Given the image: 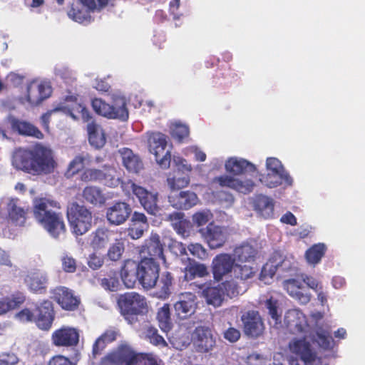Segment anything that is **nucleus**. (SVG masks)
Returning a JSON list of instances; mask_svg holds the SVG:
<instances>
[{"instance_id": "30", "label": "nucleus", "mask_w": 365, "mask_h": 365, "mask_svg": "<svg viewBox=\"0 0 365 365\" xmlns=\"http://www.w3.org/2000/svg\"><path fill=\"white\" fill-rule=\"evenodd\" d=\"M169 202L175 209L188 210L195 205L198 198L197 195L191 191H181L178 194L168 197Z\"/></svg>"}, {"instance_id": "13", "label": "nucleus", "mask_w": 365, "mask_h": 365, "mask_svg": "<svg viewBox=\"0 0 365 365\" xmlns=\"http://www.w3.org/2000/svg\"><path fill=\"white\" fill-rule=\"evenodd\" d=\"M141 259H152L157 262L159 259L165 260L163 255V245L160 237L157 233H151L150 236L144 241L139 250Z\"/></svg>"}, {"instance_id": "27", "label": "nucleus", "mask_w": 365, "mask_h": 365, "mask_svg": "<svg viewBox=\"0 0 365 365\" xmlns=\"http://www.w3.org/2000/svg\"><path fill=\"white\" fill-rule=\"evenodd\" d=\"M149 223L147 217L143 212L135 211L130 219L128 228V235L133 240H138L143 237L148 230Z\"/></svg>"}, {"instance_id": "44", "label": "nucleus", "mask_w": 365, "mask_h": 365, "mask_svg": "<svg viewBox=\"0 0 365 365\" xmlns=\"http://www.w3.org/2000/svg\"><path fill=\"white\" fill-rule=\"evenodd\" d=\"M326 251L327 247L324 244H314L306 251L305 258L309 264L315 265L319 263Z\"/></svg>"}, {"instance_id": "40", "label": "nucleus", "mask_w": 365, "mask_h": 365, "mask_svg": "<svg viewBox=\"0 0 365 365\" xmlns=\"http://www.w3.org/2000/svg\"><path fill=\"white\" fill-rule=\"evenodd\" d=\"M158 284L157 285V296L160 299H167L171 294V287L173 285V277L169 272H165L159 277Z\"/></svg>"}, {"instance_id": "62", "label": "nucleus", "mask_w": 365, "mask_h": 365, "mask_svg": "<svg viewBox=\"0 0 365 365\" xmlns=\"http://www.w3.org/2000/svg\"><path fill=\"white\" fill-rule=\"evenodd\" d=\"M186 269L193 277L197 276L200 277H203L207 276L209 274L207 267L204 264L200 263H195L191 264L187 267Z\"/></svg>"}, {"instance_id": "20", "label": "nucleus", "mask_w": 365, "mask_h": 365, "mask_svg": "<svg viewBox=\"0 0 365 365\" xmlns=\"http://www.w3.org/2000/svg\"><path fill=\"white\" fill-rule=\"evenodd\" d=\"M8 121L11 130L14 133L38 140H41L44 137L43 133L36 126L29 121L19 119L14 116H9Z\"/></svg>"}, {"instance_id": "1", "label": "nucleus", "mask_w": 365, "mask_h": 365, "mask_svg": "<svg viewBox=\"0 0 365 365\" xmlns=\"http://www.w3.org/2000/svg\"><path fill=\"white\" fill-rule=\"evenodd\" d=\"M11 164L16 170L34 176L51 174L58 166L52 150L40 144L32 148H16Z\"/></svg>"}, {"instance_id": "4", "label": "nucleus", "mask_w": 365, "mask_h": 365, "mask_svg": "<svg viewBox=\"0 0 365 365\" xmlns=\"http://www.w3.org/2000/svg\"><path fill=\"white\" fill-rule=\"evenodd\" d=\"M117 303L120 314L130 324L138 321V317L148 312L145 296L136 292H128L119 295Z\"/></svg>"}, {"instance_id": "35", "label": "nucleus", "mask_w": 365, "mask_h": 365, "mask_svg": "<svg viewBox=\"0 0 365 365\" xmlns=\"http://www.w3.org/2000/svg\"><path fill=\"white\" fill-rule=\"evenodd\" d=\"M82 196L86 202L93 205H103L106 201V197L102 190L93 185L85 187L82 192Z\"/></svg>"}, {"instance_id": "46", "label": "nucleus", "mask_w": 365, "mask_h": 365, "mask_svg": "<svg viewBox=\"0 0 365 365\" xmlns=\"http://www.w3.org/2000/svg\"><path fill=\"white\" fill-rule=\"evenodd\" d=\"M116 170L113 167L103 165L102 169L101 181L108 187H115L120 183V180L116 177Z\"/></svg>"}, {"instance_id": "25", "label": "nucleus", "mask_w": 365, "mask_h": 365, "mask_svg": "<svg viewBox=\"0 0 365 365\" xmlns=\"http://www.w3.org/2000/svg\"><path fill=\"white\" fill-rule=\"evenodd\" d=\"M196 308V296L192 292L182 293L179 300L174 304L176 315L180 319H186L194 314Z\"/></svg>"}, {"instance_id": "61", "label": "nucleus", "mask_w": 365, "mask_h": 365, "mask_svg": "<svg viewBox=\"0 0 365 365\" xmlns=\"http://www.w3.org/2000/svg\"><path fill=\"white\" fill-rule=\"evenodd\" d=\"M277 304V300L273 299V297H270L265 301V307L267 309L269 314L276 322L281 319V314L278 313Z\"/></svg>"}, {"instance_id": "34", "label": "nucleus", "mask_w": 365, "mask_h": 365, "mask_svg": "<svg viewBox=\"0 0 365 365\" xmlns=\"http://www.w3.org/2000/svg\"><path fill=\"white\" fill-rule=\"evenodd\" d=\"M26 297L21 292H16L11 296L0 299V316L6 314L10 310L19 307L24 302Z\"/></svg>"}, {"instance_id": "14", "label": "nucleus", "mask_w": 365, "mask_h": 365, "mask_svg": "<svg viewBox=\"0 0 365 365\" xmlns=\"http://www.w3.org/2000/svg\"><path fill=\"white\" fill-rule=\"evenodd\" d=\"M79 336L77 329L63 326L52 333L51 341L56 346L72 347L78 344Z\"/></svg>"}, {"instance_id": "52", "label": "nucleus", "mask_w": 365, "mask_h": 365, "mask_svg": "<svg viewBox=\"0 0 365 365\" xmlns=\"http://www.w3.org/2000/svg\"><path fill=\"white\" fill-rule=\"evenodd\" d=\"M124 250V243L120 240H118L108 248L107 256L110 260L117 262L121 259Z\"/></svg>"}, {"instance_id": "58", "label": "nucleus", "mask_w": 365, "mask_h": 365, "mask_svg": "<svg viewBox=\"0 0 365 365\" xmlns=\"http://www.w3.org/2000/svg\"><path fill=\"white\" fill-rule=\"evenodd\" d=\"M183 217L184 215L182 213L177 212L170 214L168 216V219L173 222L174 229L176 230L179 234H184L185 232V222L182 220Z\"/></svg>"}, {"instance_id": "36", "label": "nucleus", "mask_w": 365, "mask_h": 365, "mask_svg": "<svg viewBox=\"0 0 365 365\" xmlns=\"http://www.w3.org/2000/svg\"><path fill=\"white\" fill-rule=\"evenodd\" d=\"M88 141L96 148H101L106 144V139L102 129L94 122L91 121L87 125Z\"/></svg>"}, {"instance_id": "55", "label": "nucleus", "mask_w": 365, "mask_h": 365, "mask_svg": "<svg viewBox=\"0 0 365 365\" xmlns=\"http://www.w3.org/2000/svg\"><path fill=\"white\" fill-rule=\"evenodd\" d=\"M84 160L85 158L81 155L76 156L68 164L65 175L67 178H71L77 174L83 168Z\"/></svg>"}, {"instance_id": "29", "label": "nucleus", "mask_w": 365, "mask_h": 365, "mask_svg": "<svg viewBox=\"0 0 365 365\" xmlns=\"http://www.w3.org/2000/svg\"><path fill=\"white\" fill-rule=\"evenodd\" d=\"M120 274L124 285L127 288L135 287L136 282H139L138 263L133 259L125 260L120 269Z\"/></svg>"}, {"instance_id": "5", "label": "nucleus", "mask_w": 365, "mask_h": 365, "mask_svg": "<svg viewBox=\"0 0 365 365\" xmlns=\"http://www.w3.org/2000/svg\"><path fill=\"white\" fill-rule=\"evenodd\" d=\"M66 216L71 232L76 236L86 234L92 227V212L77 202H73L68 205Z\"/></svg>"}, {"instance_id": "17", "label": "nucleus", "mask_w": 365, "mask_h": 365, "mask_svg": "<svg viewBox=\"0 0 365 365\" xmlns=\"http://www.w3.org/2000/svg\"><path fill=\"white\" fill-rule=\"evenodd\" d=\"M210 249L222 247L227 241V234L222 227L209 223L205 228L199 230Z\"/></svg>"}, {"instance_id": "60", "label": "nucleus", "mask_w": 365, "mask_h": 365, "mask_svg": "<svg viewBox=\"0 0 365 365\" xmlns=\"http://www.w3.org/2000/svg\"><path fill=\"white\" fill-rule=\"evenodd\" d=\"M104 264V257L100 253L93 252L88 255L87 264L93 270L100 269Z\"/></svg>"}, {"instance_id": "41", "label": "nucleus", "mask_w": 365, "mask_h": 365, "mask_svg": "<svg viewBox=\"0 0 365 365\" xmlns=\"http://www.w3.org/2000/svg\"><path fill=\"white\" fill-rule=\"evenodd\" d=\"M257 250L248 243L242 244L234 250V257L240 262H250L255 260Z\"/></svg>"}, {"instance_id": "26", "label": "nucleus", "mask_w": 365, "mask_h": 365, "mask_svg": "<svg viewBox=\"0 0 365 365\" xmlns=\"http://www.w3.org/2000/svg\"><path fill=\"white\" fill-rule=\"evenodd\" d=\"M38 315L36 323L38 327L42 330H48L52 326L55 318L53 305L49 300H44L37 307Z\"/></svg>"}, {"instance_id": "56", "label": "nucleus", "mask_w": 365, "mask_h": 365, "mask_svg": "<svg viewBox=\"0 0 365 365\" xmlns=\"http://www.w3.org/2000/svg\"><path fill=\"white\" fill-rule=\"evenodd\" d=\"M89 10H82L79 9H75L73 6L68 12V16L78 23H83L85 21H89L91 19V15Z\"/></svg>"}, {"instance_id": "32", "label": "nucleus", "mask_w": 365, "mask_h": 365, "mask_svg": "<svg viewBox=\"0 0 365 365\" xmlns=\"http://www.w3.org/2000/svg\"><path fill=\"white\" fill-rule=\"evenodd\" d=\"M123 165L129 171L134 173H139L143 168V163L140 157L128 148H123L119 150Z\"/></svg>"}, {"instance_id": "43", "label": "nucleus", "mask_w": 365, "mask_h": 365, "mask_svg": "<svg viewBox=\"0 0 365 365\" xmlns=\"http://www.w3.org/2000/svg\"><path fill=\"white\" fill-rule=\"evenodd\" d=\"M158 326L164 332H168L173 327L170 305L165 304L157 312Z\"/></svg>"}, {"instance_id": "31", "label": "nucleus", "mask_w": 365, "mask_h": 365, "mask_svg": "<svg viewBox=\"0 0 365 365\" xmlns=\"http://www.w3.org/2000/svg\"><path fill=\"white\" fill-rule=\"evenodd\" d=\"M28 210V209H24L18 205L17 200L11 199L7 205L9 223L15 226H24Z\"/></svg>"}, {"instance_id": "48", "label": "nucleus", "mask_w": 365, "mask_h": 365, "mask_svg": "<svg viewBox=\"0 0 365 365\" xmlns=\"http://www.w3.org/2000/svg\"><path fill=\"white\" fill-rule=\"evenodd\" d=\"M145 336L150 344L156 346L165 347L168 343L164 338L158 334V330L153 326H148L145 329Z\"/></svg>"}, {"instance_id": "49", "label": "nucleus", "mask_w": 365, "mask_h": 365, "mask_svg": "<svg viewBox=\"0 0 365 365\" xmlns=\"http://www.w3.org/2000/svg\"><path fill=\"white\" fill-rule=\"evenodd\" d=\"M115 0H79L81 4L93 13L100 12L108 5L113 6Z\"/></svg>"}, {"instance_id": "9", "label": "nucleus", "mask_w": 365, "mask_h": 365, "mask_svg": "<svg viewBox=\"0 0 365 365\" xmlns=\"http://www.w3.org/2000/svg\"><path fill=\"white\" fill-rule=\"evenodd\" d=\"M91 106L93 110L100 115L123 121L128 119L129 113L123 98L120 99V103L118 106L110 105L101 98H94Z\"/></svg>"}, {"instance_id": "12", "label": "nucleus", "mask_w": 365, "mask_h": 365, "mask_svg": "<svg viewBox=\"0 0 365 365\" xmlns=\"http://www.w3.org/2000/svg\"><path fill=\"white\" fill-rule=\"evenodd\" d=\"M236 259L228 253H220L212 261L211 271L215 282H220L234 269Z\"/></svg>"}, {"instance_id": "50", "label": "nucleus", "mask_w": 365, "mask_h": 365, "mask_svg": "<svg viewBox=\"0 0 365 365\" xmlns=\"http://www.w3.org/2000/svg\"><path fill=\"white\" fill-rule=\"evenodd\" d=\"M101 286L106 290L115 292L119 287V280L117 272L111 270L107 277L101 279Z\"/></svg>"}, {"instance_id": "7", "label": "nucleus", "mask_w": 365, "mask_h": 365, "mask_svg": "<svg viewBox=\"0 0 365 365\" xmlns=\"http://www.w3.org/2000/svg\"><path fill=\"white\" fill-rule=\"evenodd\" d=\"M148 141L149 150L155 155L156 162L162 168H168L170 165L171 154L169 150H165L166 136L161 133H153L149 136Z\"/></svg>"}, {"instance_id": "3", "label": "nucleus", "mask_w": 365, "mask_h": 365, "mask_svg": "<svg viewBox=\"0 0 365 365\" xmlns=\"http://www.w3.org/2000/svg\"><path fill=\"white\" fill-rule=\"evenodd\" d=\"M99 365H163V361L151 353H135L122 344L103 357Z\"/></svg>"}, {"instance_id": "2", "label": "nucleus", "mask_w": 365, "mask_h": 365, "mask_svg": "<svg viewBox=\"0 0 365 365\" xmlns=\"http://www.w3.org/2000/svg\"><path fill=\"white\" fill-rule=\"evenodd\" d=\"M61 204L46 198L36 200L34 217L37 222L53 238L58 239L66 232V226L61 212Z\"/></svg>"}, {"instance_id": "23", "label": "nucleus", "mask_w": 365, "mask_h": 365, "mask_svg": "<svg viewBox=\"0 0 365 365\" xmlns=\"http://www.w3.org/2000/svg\"><path fill=\"white\" fill-rule=\"evenodd\" d=\"M132 209L125 202H117L106 209V219L109 224L120 225L123 224L131 214Z\"/></svg>"}, {"instance_id": "33", "label": "nucleus", "mask_w": 365, "mask_h": 365, "mask_svg": "<svg viewBox=\"0 0 365 365\" xmlns=\"http://www.w3.org/2000/svg\"><path fill=\"white\" fill-rule=\"evenodd\" d=\"M260 181L269 188L277 187L282 183L292 185L293 182V180L288 173L280 172H267L265 175L262 176Z\"/></svg>"}, {"instance_id": "57", "label": "nucleus", "mask_w": 365, "mask_h": 365, "mask_svg": "<svg viewBox=\"0 0 365 365\" xmlns=\"http://www.w3.org/2000/svg\"><path fill=\"white\" fill-rule=\"evenodd\" d=\"M102 170L95 168L86 169L81 175V180L83 182L101 181Z\"/></svg>"}, {"instance_id": "51", "label": "nucleus", "mask_w": 365, "mask_h": 365, "mask_svg": "<svg viewBox=\"0 0 365 365\" xmlns=\"http://www.w3.org/2000/svg\"><path fill=\"white\" fill-rule=\"evenodd\" d=\"M41 91L38 88L37 83L32 82L27 86L26 100L32 106H37L42 102Z\"/></svg>"}, {"instance_id": "11", "label": "nucleus", "mask_w": 365, "mask_h": 365, "mask_svg": "<svg viewBox=\"0 0 365 365\" xmlns=\"http://www.w3.org/2000/svg\"><path fill=\"white\" fill-rule=\"evenodd\" d=\"M51 298L62 309L66 311L77 310L81 304V298L75 295L74 292L68 287L58 286L51 290Z\"/></svg>"}, {"instance_id": "42", "label": "nucleus", "mask_w": 365, "mask_h": 365, "mask_svg": "<svg viewBox=\"0 0 365 365\" xmlns=\"http://www.w3.org/2000/svg\"><path fill=\"white\" fill-rule=\"evenodd\" d=\"M203 295L208 304L220 307L224 300V294L219 284L216 287H208L203 290Z\"/></svg>"}, {"instance_id": "8", "label": "nucleus", "mask_w": 365, "mask_h": 365, "mask_svg": "<svg viewBox=\"0 0 365 365\" xmlns=\"http://www.w3.org/2000/svg\"><path fill=\"white\" fill-rule=\"evenodd\" d=\"M174 163L177 169L168 174L167 182L171 190H178L189 185V173L192 171V166L181 157L175 158Z\"/></svg>"}, {"instance_id": "10", "label": "nucleus", "mask_w": 365, "mask_h": 365, "mask_svg": "<svg viewBox=\"0 0 365 365\" xmlns=\"http://www.w3.org/2000/svg\"><path fill=\"white\" fill-rule=\"evenodd\" d=\"M139 284L145 289L157 285L160 274V265L152 259H141L138 262Z\"/></svg>"}, {"instance_id": "28", "label": "nucleus", "mask_w": 365, "mask_h": 365, "mask_svg": "<svg viewBox=\"0 0 365 365\" xmlns=\"http://www.w3.org/2000/svg\"><path fill=\"white\" fill-rule=\"evenodd\" d=\"M225 168L228 173L236 175H241L246 173H255L257 168L255 165L243 158L231 157L227 159L225 164Z\"/></svg>"}, {"instance_id": "21", "label": "nucleus", "mask_w": 365, "mask_h": 365, "mask_svg": "<svg viewBox=\"0 0 365 365\" xmlns=\"http://www.w3.org/2000/svg\"><path fill=\"white\" fill-rule=\"evenodd\" d=\"M284 322L289 332L294 334L304 333L309 327L306 316L299 309L287 312Z\"/></svg>"}, {"instance_id": "64", "label": "nucleus", "mask_w": 365, "mask_h": 365, "mask_svg": "<svg viewBox=\"0 0 365 365\" xmlns=\"http://www.w3.org/2000/svg\"><path fill=\"white\" fill-rule=\"evenodd\" d=\"M302 282L314 292L319 290L323 287L322 282L312 275H303Z\"/></svg>"}, {"instance_id": "54", "label": "nucleus", "mask_w": 365, "mask_h": 365, "mask_svg": "<svg viewBox=\"0 0 365 365\" xmlns=\"http://www.w3.org/2000/svg\"><path fill=\"white\" fill-rule=\"evenodd\" d=\"M71 115L74 119L81 118L84 122H88L92 118L89 110L81 103H76L72 107Z\"/></svg>"}, {"instance_id": "47", "label": "nucleus", "mask_w": 365, "mask_h": 365, "mask_svg": "<svg viewBox=\"0 0 365 365\" xmlns=\"http://www.w3.org/2000/svg\"><path fill=\"white\" fill-rule=\"evenodd\" d=\"M223 292L224 296L232 299L237 297L240 293V287L234 279H226L219 284Z\"/></svg>"}, {"instance_id": "39", "label": "nucleus", "mask_w": 365, "mask_h": 365, "mask_svg": "<svg viewBox=\"0 0 365 365\" xmlns=\"http://www.w3.org/2000/svg\"><path fill=\"white\" fill-rule=\"evenodd\" d=\"M175 247L178 249L180 255H187V250L195 257L205 259L207 257L205 248L200 243H190L186 247L182 242H177Z\"/></svg>"}, {"instance_id": "45", "label": "nucleus", "mask_w": 365, "mask_h": 365, "mask_svg": "<svg viewBox=\"0 0 365 365\" xmlns=\"http://www.w3.org/2000/svg\"><path fill=\"white\" fill-rule=\"evenodd\" d=\"M235 279L245 282L254 277L256 274V269L249 264H241L235 262L233 269Z\"/></svg>"}, {"instance_id": "16", "label": "nucleus", "mask_w": 365, "mask_h": 365, "mask_svg": "<svg viewBox=\"0 0 365 365\" xmlns=\"http://www.w3.org/2000/svg\"><path fill=\"white\" fill-rule=\"evenodd\" d=\"M292 353L297 356L304 365H314L319 361L316 351L305 338L294 340L289 345Z\"/></svg>"}, {"instance_id": "37", "label": "nucleus", "mask_w": 365, "mask_h": 365, "mask_svg": "<svg viewBox=\"0 0 365 365\" xmlns=\"http://www.w3.org/2000/svg\"><path fill=\"white\" fill-rule=\"evenodd\" d=\"M90 245L94 250H101L110 242V231L106 227H98L91 234Z\"/></svg>"}, {"instance_id": "18", "label": "nucleus", "mask_w": 365, "mask_h": 365, "mask_svg": "<svg viewBox=\"0 0 365 365\" xmlns=\"http://www.w3.org/2000/svg\"><path fill=\"white\" fill-rule=\"evenodd\" d=\"M213 182L217 183L220 187H229L243 194L251 192L255 185V182L250 179L242 180L227 175L215 177L213 179Z\"/></svg>"}, {"instance_id": "19", "label": "nucleus", "mask_w": 365, "mask_h": 365, "mask_svg": "<svg viewBox=\"0 0 365 365\" xmlns=\"http://www.w3.org/2000/svg\"><path fill=\"white\" fill-rule=\"evenodd\" d=\"M192 339L194 345L200 352H207L215 345V339L208 327L200 326L195 328Z\"/></svg>"}, {"instance_id": "24", "label": "nucleus", "mask_w": 365, "mask_h": 365, "mask_svg": "<svg viewBox=\"0 0 365 365\" xmlns=\"http://www.w3.org/2000/svg\"><path fill=\"white\" fill-rule=\"evenodd\" d=\"M48 282L46 273L39 269L29 272L24 279V282L29 291L36 294L46 293Z\"/></svg>"}, {"instance_id": "38", "label": "nucleus", "mask_w": 365, "mask_h": 365, "mask_svg": "<svg viewBox=\"0 0 365 365\" xmlns=\"http://www.w3.org/2000/svg\"><path fill=\"white\" fill-rule=\"evenodd\" d=\"M254 208L262 217L269 218L273 215L274 204L271 198L264 195H258L254 200Z\"/></svg>"}, {"instance_id": "53", "label": "nucleus", "mask_w": 365, "mask_h": 365, "mask_svg": "<svg viewBox=\"0 0 365 365\" xmlns=\"http://www.w3.org/2000/svg\"><path fill=\"white\" fill-rule=\"evenodd\" d=\"M312 339L324 349H329L331 348L332 338L330 333L327 331L323 329L317 331L316 334L312 336Z\"/></svg>"}, {"instance_id": "59", "label": "nucleus", "mask_w": 365, "mask_h": 365, "mask_svg": "<svg viewBox=\"0 0 365 365\" xmlns=\"http://www.w3.org/2000/svg\"><path fill=\"white\" fill-rule=\"evenodd\" d=\"M171 135L173 138L182 141L189 135V128L185 125L176 123L172 128Z\"/></svg>"}, {"instance_id": "22", "label": "nucleus", "mask_w": 365, "mask_h": 365, "mask_svg": "<svg viewBox=\"0 0 365 365\" xmlns=\"http://www.w3.org/2000/svg\"><path fill=\"white\" fill-rule=\"evenodd\" d=\"M282 285L287 294L299 304H307L311 301L312 294L305 290L302 281L288 279L283 282Z\"/></svg>"}, {"instance_id": "15", "label": "nucleus", "mask_w": 365, "mask_h": 365, "mask_svg": "<svg viewBox=\"0 0 365 365\" xmlns=\"http://www.w3.org/2000/svg\"><path fill=\"white\" fill-rule=\"evenodd\" d=\"M243 331L247 336L257 338L264 331V327L261 317L257 311L249 310L241 316Z\"/></svg>"}, {"instance_id": "63", "label": "nucleus", "mask_w": 365, "mask_h": 365, "mask_svg": "<svg viewBox=\"0 0 365 365\" xmlns=\"http://www.w3.org/2000/svg\"><path fill=\"white\" fill-rule=\"evenodd\" d=\"M266 168L267 172L288 173L283 167L281 161L276 158H267L266 160Z\"/></svg>"}, {"instance_id": "6", "label": "nucleus", "mask_w": 365, "mask_h": 365, "mask_svg": "<svg viewBox=\"0 0 365 365\" xmlns=\"http://www.w3.org/2000/svg\"><path fill=\"white\" fill-rule=\"evenodd\" d=\"M125 188L138 199L140 205L150 215H156L160 208L158 205V192H152L139 185L132 180H128Z\"/></svg>"}]
</instances>
